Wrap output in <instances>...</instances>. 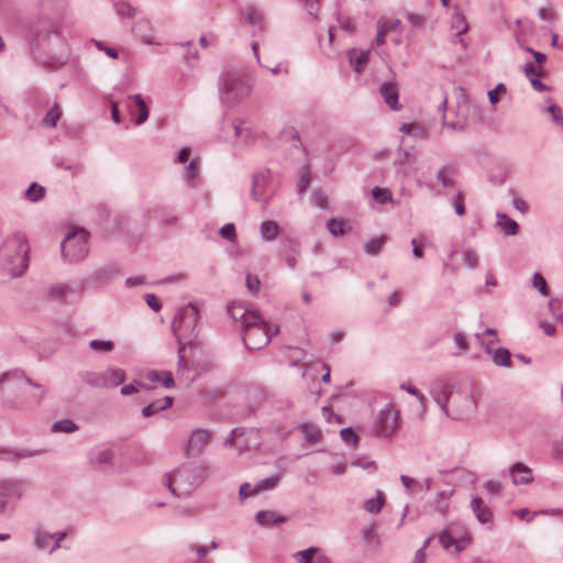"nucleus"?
Wrapping results in <instances>:
<instances>
[{"label":"nucleus","mask_w":563,"mask_h":563,"mask_svg":"<svg viewBox=\"0 0 563 563\" xmlns=\"http://www.w3.org/2000/svg\"><path fill=\"white\" fill-rule=\"evenodd\" d=\"M200 313L197 305L189 302L188 305L179 308L175 313L173 320V332L178 342V368L177 377L181 378L186 372L189 371L188 363L185 358V346L186 343L183 341L188 339L189 345H192L191 340L198 335V322Z\"/></svg>","instance_id":"1"},{"label":"nucleus","mask_w":563,"mask_h":563,"mask_svg":"<svg viewBox=\"0 0 563 563\" xmlns=\"http://www.w3.org/2000/svg\"><path fill=\"white\" fill-rule=\"evenodd\" d=\"M30 246L20 232L8 235L0 245V271L10 277H19L29 267Z\"/></svg>","instance_id":"2"},{"label":"nucleus","mask_w":563,"mask_h":563,"mask_svg":"<svg viewBox=\"0 0 563 563\" xmlns=\"http://www.w3.org/2000/svg\"><path fill=\"white\" fill-rule=\"evenodd\" d=\"M477 408V401L470 384H463L449 395V417L465 419L472 416Z\"/></svg>","instance_id":"3"},{"label":"nucleus","mask_w":563,"mask_h":563,"mask_svg":"<svg viewBox=\"0 0 563 563\" xmlns=\"http://www.w3.org/2000/svg\"><path fill=\"white\" fill-rule=\"evenodd\" d=\"M30 384L31 380L19 371L4 373L0 377V398L9 407L19 408L23 404V401L20 400L19 395Z\"/></svg>","instance_id":"4"},{"label":"nucleus","mask_w":563,"mask_h":563,"mask_svg":"<svg viewBox=\"0 0 563 563\" xmlns=\"http://www.w3.org/2000/svg\"><path fill=\"white\" fill-rule=\"evenodd\" d=\"M243 342L249 350H261L266 346L271 339L279 332V327L268 324L264 321L262 316L258 320L252 322L250 327L244 328Z\"/></svg>","instance_id":"5"},{"label":"nucleus","mask_w":563,"mask_h":563,"mask_svg":"<svg viewBox=\"0 0 563 563\" xmlns=\"http://www.w3.org/2000/svg\"><path fill=\"white\" fill-rule=\"evenodd\" d=\"M252 85L247 76L241 71H229L222 77L221 92L231 102L240 101L249 96Z\"/></svg>","instance_id":"6"},{"label":"nucleus","mask_w":563,"mask_h":563,"mask_svg":"<svg viewBox=\"0 0 563 563\" xmlns=\"http://www.w3.org/2000/svg\"><path fill=\"white\" fill-rule=\"evenodd\" d=\"M276 192L271 169L264 168L253 175L251 198L266 207Z\"/></svg>","instance_id":"7"},{"label":"nucleus","mask_w":563,"mask_h":563,"mask_svg":"<svg viewBox=\"0 0 563 563\" xmlns=\"http://www.w3.org/2000/svg\"><path fill=\"white\" fill-rule=\"evenodd\" d=\"M88 251V232L84 229L69 232L62 242V253L69 262L82 260Z\"/></svg>","instance_id":"8"},{"label":"nucleus","mask_w":563,"mask_h":563,"mask_svg":"<svg viewBox=\"0 0 563 563\" xmlns=\"http://www.w3.org/2000/svg\"><path fill=\"white\" fill-rule=\"evenodd\" d=\"M401 427V418L398 410L391 405L382 409L375 420L374 433L378 438L391 439Z\"/></svg>","instance_id":"9"},{"label":"nucleus","mask_w":563,"mask_h":563,"mask_svg":"<svg viewBox=\"0 0 563 563\" xmlns=\"http://www.w3.org/2000/svg\"><path fill=\"white\" fill-rule=\"evenodd\" d=\"M192 471L187 467H179L166 475V485L177 497L188 496L191 490L202 483V477L197 482L191 481Z\"/></svg>","instance_id":"10"},{"label":"nucleus","mask_w":563,"mask_h":563,"mask_svg":"<svg viewBox=\"0 0 563 563\" xmlns=\"http://www.w3.org/2000/svg\"><path fill=\"white\" fill-rule=\"evenodd\" d=\"M25 482L16 478H0V515L4 514L11 500L20 499Z\"/></svg>","instance_id":"11"},{"label":"nucleus","mask_w":563,"mask_h":563,"mask_svg":"<svg viewBox=\"0 0 563 563\" xmlns=\"http://www.w3.org/2000/svg\"><path fill=\"white\" fill-rule=\"evenodd\" d=\"M212 434L209 430L197 428L191 431L185 446V455L189 459L199 457L208 448Z\"/></svg>","instance_id":"12"},{"label":"nucleus","mask_w":563,"mask_h":563,"mask_svg":"<svg viewBox=\"0 0 563 563\" xmlns=\"http://www.w3.org/2000/svg\"><path fill=\"white\" fill-rule=\"evenodd\" d=\"M119 274L115 264H107L97 268L88 277L81 280V291L90 287H102Z\"/></svg>","instance_id":"13"},{"label":"nucleus","mask_w":563,"mask_h":563,"mask_svg":"<svg viewBox=\"0 0 563 563\" xmlns=\"http://www.w3.org/2000/svg\"><path fill=\"white\" fill-rule=\"evenodd\" d=\"M228 313L233 320L240 322L242 331L247 325L250 327L252 322L258 320V316H261L260 312L251 310L242 303H231L228 307Z\"/></svg>","instance_id":"14"},{"label":"nucleus","mask_w":563,"mask_h":563,"mask_svg":"<svg viewBox=\"0 0 563 563\" xmlns=\"http://www.w3.org/2000/svg\"><path fill=\"white\" fill-rule=\"evenodd\" d=\"M128 109L130 114L134 118L136 125L143 124L148 119L150 109L141 95L129 96Z\"/></svg>","instance_id":"15"},{"label":"nucleus","mask_w":563,"mask_h":563,"mask_svg":"<svg viewBox=\"0 0 563 563\" xmlns=\"http://www.w3.org/2000/svg\"><path fill=\"white\" fill-rule=\"evenodd\" d=\"M450 391L449 385L441 380L432 383L430 387V395L445 415H449Z\"/></svg>","instance_id":"16"},{"label":"nucleus","mask_w":563,"mask_h":563,"mask_svg":"<svg viewBox=\"0 0 563 563\" xmlns=\"http://www.w3.org/2000/svg\"><path fill=\"white\" fill-rule=\"evenodd\" d=\"M509 474L514 485H528L534 479L532 470L521 462L512 464Z\"/></svg>","instance_id":"17"},{"label":"nucleus","mask_w":563,"mask_h":563,"mask_svg":"<svg viewBox=\"0 0 563 563\" xmlns=\"http://www.w3.org/2000/svg\"><path fill=\"white\" fill-rule=\"evenodd\" d=\"M126 378V373L120 367H109L102 371L103 388H113L121 385Z\"/></svg>","instance_id":"18"},{"label":"nucleus","mask_w":563,"mask_h":563,"mask_svg":"<svg viewBox=\"0 0 563 563\" xmlns=\"http://www.w3.org/2000/svg\"><path fill=\"white\" fill-rule=\"evenodd\" d=\"M379 92L384 98V101L393 110H398V87L394 82H383Z\"/></svg>","instance_id":"19"},{"label":"nucleus","mask_w":563,"mask_h":563,"mask_svg":"<svg viewBox=\"0 0 563 563\" xmlns=\"http://www.w3.org/2000/svg\"><path fill=\"white\" fill-rule=\"evenodd\" d=\"M347 57L350 65L356 73H362L369 58V51H357L355 48H352L347 52Z\"/></svg>","instance_id":"20"},{"label":"nucleus","mask_w":563,"mask_h":563,"mask_svg":"<svg viewBox=\"0 0 563 563\" xmlns=\"http://www.w3.org/2000/svg\"><path fill=\"white\" fill-rule=\"evenodd\" d=\"M525 75L528 77L532 88L539 92H543L548 90V86L544 85L539 76L541 75V69L537 68L531 62H527L523 65Z\"/></svg>","instance_id":"21"},{"label":"nucleus","mask_w":563,"mask_h":563,"mask_svg":"<svg viewBox=\"0 0 563 563\" xmlns=\"http://www.w3.org/2000/svg\"><path fill=\"white\" fill-rule=\"evenodd\" d=\"M173 402L174 398L170 396H165L162 399H156L142 409V416L144 418L152 417L155 413H158L163 410L170 408L173 406Z\"/></svg>","instance_id":"22"},{"label":"nucleus","mask_w":563,"mask_h":563,"mask_svg":"<svg viewBox=\"0 0 563 563\" xmlns=\"http://www.w3.org/2000/svg\"><path fill=\"white\" fill-rule=\"evenodd\" d=\"M471 507L475 517L481 523H487L492 520L493 512L487 506L484 505V501L481 497L474 496L471 500Z\"/></svg>","instance_id":"23"},{"label":"nucleus","mask_w":563,"mask_h":563,"mask_svg":"<svg viewBox=\"0 0 563 563\" xmlns=\"http://www.w3.org/2000/svg\"><path fill=\"white\" fill-rule=\"evenodd\" d=\"M255 520L260 526L271 527L274 525H279V523L286 522L287 517L277 515L275 511L261 510L256 514Z\"/></svg>","instance_id":"24"},{"label":"nucleus","mask_w":563,"mask_h":563,"mask_svg":"<svg viewBox=\"0 0 563 563\" xmlns=\"http://www.w3.org/2000/svg\"><path fill=\"white\" fill-rule=\"evenodd\" d=\"M136 37L146 44H152L153 30L151 22L146 19H140L132 27Z\"/></svg>","instance_id":"25"},{"label":"nucleus","mask_w":563,"mask_h":563,"mask_svg":"<svg viewBox=\"0 0 563 563\" xmlns=\"http://www.w3.org/2000/svg\"><path fill=\"white\" fill-rule=\"evenodd\" d=\"M437 180L445 189L454 187L455 168L452 165L441 166L437 170Z\"/></svg>","instance_id":"26"},{"label":"nucleus","mask_w":563,"mask_h":563,"mask_svg":"<svg viewBox=\"0 0 563 563\" xmlns=\"http://www.w3.org/2000/svg\"><path fill=\"white\" fill-rule=\"evenodd\" d=\"M496 225L507 236L516 235L519 230L518 223L515 220H512L511 218H509L506 213H501V212L497 213Z\"/></svg>","instance_id":"27"},{"label":"nucleus","mask_w":563,"mask_h":563,"mask_svg":"<svg viewBox=\"0 0 563 563\" xmlns=\"http://www.w3.org/2000/svg\"><path fill=\"white\" fill-rule=\"evenodd\" d=\"M260 234L263 241H274L279 234V225L274 220L263 221L260 225Z\"/></svg>","instance_id":"28"},{"label":"nucleus","mask_w":563,"mask_h":563,"mask_svg":"<svg viewBox=\"0 0 563 563\" xmlns=\"http://www.w3.org/2000/svg\"><path fill=\"white\" fill-rule=\"evenodd\" d=\"M74 292H75V289L70 285L59 283V284H55V285L51 286V288L48 290V296L52 299L62 301V300H65L69 295H71Z\"/></svg>","instance_id":"29"},{"label":"nucleus","mask_w":563,"mask_h":563,"mask_svg":"<svg viewBox=\"0 0 563 563\" xmlns=\"http://www.w3.org/2000/svg\"><path fill=\"white\" fill-rule=\"evenodd\" d=\"M56 538V533H49L44 530H37L34 534V545L37 550H46L49 548L53 540Z\"/></svg>","instance_id":"30"},{"label":"nucleus","mask_w":563,"mask_h":563,"mask_svg":"<svg viewBox=\"0 0 563 563\" xmlns=\"http://www.w3.org/2000/svg\"><path fill=\"white\" fill-rule=\"evenodd\" d=\"M146 378L152 383L161 382L163 384V386L166 388H172L175 386L173 375L168 371L163 372V373H158L156 371H151L147 373Z\"/></svg>","instance_id":"31"},{"label":"nucleus","mask_w":563,"mask_h":563,"mask_svg":"<svg viewBox=\"0 0 563 563\" xmlns=\"http://www.w3.org/2000/svg\"><path fill=\"white\" fill-rule=\"evenodd\" d=\"M385 503V495L383 492H377L374 498H369L364 503V509L373 515L380 512Z\"/></svg>","instance_id":"32"},{"label":"nucleus","mask_w":563,"mask_h":563,"mask_svg":"<svg viewBox=\"0 0 563 563\" xmlns=\"http://www.w3.org/2000/svg\"><path fill=\"white\" fill-rule=\"evenodd\" d=\"M82 382L91 387L103 388L104 380L102 379V372H84L80 374Z\"/></svg>","instance_id":"33"},{"label":"nucleus","mask_w":563,"mask_h":563,"mask_svg":"<svg viewBox=\"0 0 563 563\" xmlns=\"http://www.w3.org/2000/svg\"><path fill=\"white\" fill-rule=\"evenodd\" d=\"M493 361L497 366L510 367L511 366V355L507 349L499 347L493 351Z\"/></svg>","instance_id":"34"},{"label":"nucleus","mask_w":563,"mask_h":563,"mask_svg":"<svg viewBox=\"0 0 563 563\" xmlns=\"http://www.w3.org/2000/svg\"><path fill=\"white\" fill-rule=\"evenodd\" d=\"M89 346L96 353H110L114 350V342L111 340L93 339L89 342Z\"/></svg>","instance_id":"35"},{"label":"nucleus","mask_w":563,"mask_h":563,"mask_svg":"<svg viewBox=\"0 0 563 563\" xmlns=\"http://www.w3.org/2000/svg\"><path fill=\"white\" fill-rule=\"evenodd\" d=\"M301 431L306 441L310 444L318 443L322 438L321 431L312 424H302Z\"/></svg>","instance_id":"36"},{"label":"nucleus","mask_w":563,"mask_h":563,"mask_svg":"<svg viewBox=\"0 0 563 563\" xmlns=\"http://www.w3.org/2000/svg\"><path fill=\"white\" fill-rule=\"evenodd\" d=\"M62 111L57 103H54V106L47 111L45 117L42 120L43 125L54 128L58 120L60 119Z\"/></svg>","instance_id":"37"},{"label":"nucleus","mask_w":563,"mask_h":563,"mask_svg":"<svg viewBox=\"0 0 563 563\" xmlns=\"http://www.w3.org/2000/svg\"><path fill=\"white\" fill-rule=\"evenodd\" d=\"M199 177V162L197 158H192L186 166V179L191 187L197 185Z\"/></svg>","instance_id":"38"},{"label":"nucleus","mask_w":563,"mask_h":563,"mask_svg":"<svg viewBox=\"0 0 563 563\" xmlns=\"http://www.w3.org/2000/svg\"><path fill=\"white\" fill-rule=\"evenodd\" d=\"M117 14L122 19H132L136 14V9L125 1H119L114 4Z\"/></svg>","instance_id":"39"},{"label":"nucleus","mask_w":563,"mask_h":563,"mask_svg":"<svg viewBox=\"0 0 563 563\" xmlns=\"http://www.w3.org/2000/svg\"><path fill=\"white\" fill-rule=\"evenodd\" d=\"M439 541L445 550H450L451 547H454L455 552H461L463 550V547L456 542L448 530L440 533Z\"/></svg>","instance_id":"40"},{"label":"nucleus","mask_w":563,"mask_h":563,"mask_svg":"<svg viewBox=\"0 0 563 563\" xmlns=\"http://www.w3.org/2000/svg\"><path fill=\"white\" fill-rule=\"evenodd\" d=\"M386 242V236L385 235H382L379 238H375V239H372L369 240L366 244H365V252L368 254V255H377L380 253L384 244Z\"/></svg>","instance_id":"41"},{"label":"nucleus","mask_w":563,"mask_h":563,"mask_svg":"<svg viewBox=\"0 0 563 563\" xmlns=\"http://www.w3.org/2000/svg\"><path fill=\"white\" fill-rule=\"evenodd\" d=\"M400 388L402 390L407 391L408 394L417 397V399L420 402L421 411L424 413L426 409H427V398H426V396L418 388H416L415 386H412L409 383H402L400 385Z\"/></svg>","instance_id":"42"},{"label":"nucleus","mask_w":563,"mask_h":563,"mask_svg":"<svg viewBox=\"0 0 563 563\" xmlns=\"http://www.w3.org/2000/svg\"><path fill=\"white\" fill-rule=\"evenodd\" d=\"M78 429L77 424L69 419H63L54 422L52 430L54 432L71 433Z\"/></svg>","instance_id":"43"},{"label":"nucleus","mask_w":563,"mask_h":563,"mask_svg":"<svg viewBox=\"0 0 563 563\" xmlns=\"http://www.w3.org/2000/svg\"><path fill=\"white\" fill-rule=\"evenodd\" d=\"M45 194V188L37 184H32L25 191V197L31 202L40 201Z\"/></svg>","instance_id":"44"},{"label":"nucleus","mask_w":563,"mask_h":563,"mask_svg":"<svg viewBox=\"0 0 563 563\" xmlns=\"http://www.w3.org/2000/svg\"><path fill=\"white\" fill-rule=\"evenodd\" d=\"M344 224L343 219L332 218L328 221L327 228L333 236H342L345 233Z\"/></svg>","instance_id":"45"},{"label":"nucleus","mask_w":563,"mask_h":563,"mask_svg":"<svg viewBox=\"0 0 563 563\" xmlns=\"http://www.w3.org/2000/svg\"><path fill=\"white\" fill-rule=\"evenodd\" d=\"M279 479H280V476L275 475V476L260 481L254 486L253 494H257L260 492L274 488L277 485V483L279 482Z\"/></svg>","instance_id":"46"},{"label":"nucleus","mask_w":563,"mask_h":563,"mask_svg":"<svg viewBox=\"0 0 563 563\" xmlns=\"http://www.w3.org/2000/svg\"><path fill=\"white\" fill-rule=\"evenodd\" d=\"M36 453L31 451L13 452L10 450L0 451V459L5 461H13L15 459H27L34 456Z\"/></svg>","instance_id":"47"},{"label":"nucleus","mask_w":563,"mask_h":563,"mask_svg":"<svg viewBox=\"0 0 563 563\" xmlns=\"http://www.w3.org/2000/svg\"><path fill=\"white\" fill-rule=\"evenodd\" d=\"M310 185V170L308 166H303L299 174V181L297 184V192L303 194Z\"/></svg>","instance_id":"48"},{"label":"nucleus","mask_w":563,"mask_h":563,"mask_svg":"<svg viewBox=\"0 0 563 563\" xmlns=\"http://www.w3.org/2000/svg\"><path fill=\"white\" fill-rule=\"evenodd\" d=\"M449 495L445 492H440L435 498L434 510L445 516L449 510Z\"/></svg>","instance_id":"49"},{"label":"nucleus","mask_w":563,"mask_h":563,"mask_svg":"<svg viewBox=\"0 0 563 563\" xmlns=\"http://www.w3.org/2000/svg\"><path fill=\"white\" fill-rule=\"evenodd\" d=\"M318 552L317 548H308L302 551H298L295 558L298 563H312L313 555Z\"/></svg>","instance_id":"50"},{"label":"nucleus","mask_w":563,"mask_h":563,"mask_svg":"<svg viewBox=\"0 0 563 563\" xmlns=\"http://www.w3.org/2000/svg\"><path fill=\"white\" fill-rule=\"evenodd\" d=\"M453 208L459 217L465 216L466 209L464 206V195L461 190H457L453 197Z\"/></svg>","instance_id":"51"},{"label":"nucleus","mask_w":563,"mask_h":563,"mask_svg":"<svg viewBox=\"0 0 563 563\" xmlns=\"http://www.w3.org/2000/svg\"><path fill=\"white\" fill-rule=\"evenodd\" d=\"M463 263L468 268H476L479 264L478 255L473 250H466L463 252Z\"/></svg>","instance_id":"52"},{"label":"nucleus","mask_w":563,"mask_h":563,"mask_svg":"<svg viewBox=\"0 0 563 563\" xmlns=\"http://www.w3.org/2000/svg\"><path fill=\"white\" fill-rule=\"evenodd\" d=\"M453 29L456 30V35L460 36L464 33L467 32L468 30V24L466 22V19L463 14L461 13H457L454 18V21H453Z\"/></svg>","instance_id":"53"},{"label":"nucleus","mask_w":563,"mask_h":563,"mask_svg":"<svg viewBox=\"0 0 563 563\" xmlns=\"http://www.w3.org/2000/svg\"><path fill=\"white\" fill-rule=\"evenodd\" d=\"M245 16L247 22L253 25L262 24L263 22V16L255 7H249Z\"/></svg>","instance_id":"54"},{"label":"nucleus","mask_w":563,"mask_h":563,"mask_svg":"<svg viewBox=\"0 0 563 563\" xmlns=\"http://www.w3.org/2000/svg\"><path fill=\"white\" fill-rule=\"evenodd\" d=\"M300 257V247L298 245L290 247V253L286 255L285 262L289 268H295Z\"/></svg>","instance_id":"55"},{"label":"nucleus","mask_w":563,"mask_h":563,"mask_svg":"<svg viewBox=\"0 0 563 563\" xmlns=\"http://www.w3.org/2000/svg\"><path fill=\"white\" fill-rule=\"evenodd\" d=\"M532 284L536 288H538V290L540 291L541 295H543V296L548 295V292H549L548 283L541 274L536 273L533 275Z\"/></svg>","instance_id":"56"},{"label":"nucleus","mask_w":563,"mask_h":563,"mask_svg":"<svg viewBox=\"0 0 563 563\" xmlns=\"http://www.w3.org/2000/svg\"><path fill=\"white\" fill-rule=\"evenodd\" d=\"M372 195H373L374 199H376L380 203H385L388 200H391V196L388 192V190L382 189L379 187H374L372 190Z\"/></svg>","instance_id":"57"},{"label":"nucleus","mask_w":563,"mask_h":563,"mask_svg":"<svg viewBox=\"0 0 563 563\" xmlns=\"http://www.w3.org/2000/svg\"><path fill=\"white\" fill-rule=\"evenodd\" d=\"M220 235L228 240L233 241L235 239V227L233 223H228L220 229Z\"/></svg>","instance_id":"58"},{"label":"nucleus","mask_w":563,"mask_h":563,"mask_svg":"<svg viewBox=\"0 0 563 563\" xmlns=\"http://www.w3.org/2000/svg\"><path fill=\"white\" fill-rule=\"evenodd\" d=\"M261 282L257 276L251 274L246 275V287L252 294H257L260 290Z\"/></svg>","instance_id":"59"},{"label":"nucleus","mask_w":563,"mask_h":563,"mask_svg":"<svg viewBox=\"0 0 563 563\" xmlns=\"http://www.w3.org/2000/svg\"><path fill=\"white\" fill-rule=\"evenodd\" d=\"M506 93V87L503 84H498L494 90L488 92V99L492 104H496L498 102V95Z\"/></svg>","instance_id":"60"},{"label":"nucleus","mask_w":563,"mask_h":563,"mask_svg":"<svg viewBox=\"0 0 563 563\" xmlns=\"http://www.w3.org/2000/svg\"><path fill=\"white\" fill-rule=\"evenodd\" d=\"M340 435L343 441L356 443L358 441L357 434L354 432L352 428H344L341 430Z\"/></svg>","instance_id":"61"},{"label":"nucleus","mask_w":563,"mask_h":563,"mask_svg":"<svg viewBox=\"0 0 563 563\" xmlns=\"http://www.w3.org/2000/svg\"><path fill=\"white\" fill-rule=\"evenodd\" d=\"M29 386H32L34 389V393L32 395L34 402L38 404L46 393L45 388L42 385L32 382Z\"/></svg>","instance_id":"62"},{"label":"nucleus","mask_w":563,"mask_h":563,"mask_svg":"<svg viewBox=\"0 0 563 563\" xmlns=\"http://www.w3.org/2000/svg\"><path fill=\"white\" fill-rule=\"evenodd\" d=\"M145 301L154 311H159L162 308L159 299L153 294H147L145 296Z\"/></svg>","instance_id":"63"},{"label":"nucleus","mask_w":563,"mask_h":563,"mask_svg":"<svg viewBox=\"0 0 563 563\" xmlns=\"http://www.w3.org/2000/svg\"><path fill=\"white\" fill-rule=\"evenodd\" d=\"M552 452L555 459H563V439L553 442Z\"/></svg>","instance_id":"64"}]
</instances>
